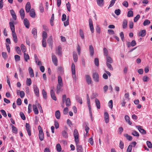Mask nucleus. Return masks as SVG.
<instances>
[{"label": "nucleus", "instance_id": "nucleus-1", "mask_svg": "<svg viewBox=\"0 0 152 152\" xmlns=\"http://www.w3.org/2000/svg\"><path fill=\"white\" fill-rule=\"evenodd\" d=\"M71 70L72 78L74 80H76V77L75 75L76 71L75 66L73 63H72V64Z\"/></svg>", "mask_w": 152, "mask_h": 152}, {"label": "nucleus", "instance_id": "nucleus-2", "mask_svg": "<svg viewBox=\"0 0 152 152\" xmlns=\"http://www.w3.org/2000/svg\"><path fill=\"white\" fill-rule=\"evenodd\" d=\"M74 137L75 138V141L76 143L79 142L78 133L77 129H75L74 130Z\"/></svg>", "mask_w": 152, "mask_h": 152}, {"label": "nucleus", "instance_id": "nucleus-3", "mask_svg": "<svg viewBox=\"0 0 152 152\" xmlns=\"http://www.w3.org/2000/svg\"><path fill=\"white\" fill-rule=\"evenodd\" d=\"M136 127L142 134H146V131L144 129H142V126L138 125L136 126Z\"/></svg>", "mask_w": 152, "mask_h": 152}, {"label": "nucleus", "instance_id": "nucleus-4", "mask_svg": "<svg viewBox=\"0 0 152 152\" xmlns=\"http://www.w3.org/2000/svg\"><path fill=\"white\" fill-rule=\"evenodd\" d=\"M52 59L53 63L56 66H57L58 63L57 58L56 56L53 53L52 54Z\"/></svg>", "mask_w": 152, "mask_h": 152}, {"label": "nucleus", "instance_id": "nucleus-5", "mask_svg": "<svg viewBox=\"0 0 152 152\" xmlns=\"http://www.w3.org/2000/svg\"><path fill=\"white\" fill-rule=\"evenodd\" d=\"M85 79L88 84L90 85L91 83L92 80L91 77L88 75H85Z\"/></svg>", "mask_w": 152, "mask_h": 152}, {"label": "nucleus", "instance_id": "nucleus-6", "mask_svg": "<svg viewBox=\"0 0 152 152\" xmlns=\"http://www.w3.org/2000/svg\"><path fill=\"white\" fill-rule=\"evenodd\" d=\"M33 88L35 95L37 96H39V89L37 86L36 85H34Z\"/></svg>", "mask_w": 152, "mask_h": 152}, {"label": "nucleus", "instance_id": "nucleus-7", "mask_svg": "<svg viewBox=\"0 0 152 152\" xmlns=\"http://www.w3.org/2000/svg\"><path fill=\"white\" fill-rule=\"evenodd\" d=\"M63 85L57 84L56 87V93L58 94L61 91H62V87Z\"/></svg>", "mask_w": 152, "mask_h": 152}, {"label": "nucleus", "instance_id": "nucleus-8", "mask_svg": "<svg viewBox=\"0 0 152 152\" xmlns=\"http://www.w3.org/2000/svg\"><path fill=\"white\" fill-rule=\"evenodd\" d=\"M89 26L90 28L91 31L92 32V33H93L94 31V29L93 27V22L92 21V20L91 19H89Z\"/></svg>", "mask_w": 152, "mask_h": 152}, {"label": "nucleus", "instance_id": "nucleus-9", "mask_svg": "<svg viewBox=\"0 0 152 152\" xmlns=\"http://www.w3.org/2000/svg\"><path fill=\"white\" fill-rule=\"evenodd\" d=\"M93 78L94 81L96 82L99 81V76L97 73H95L93 75Z\"/></svg>", "mask_w": 152, "mask_h": 152}, {"label": "nucleus", "instance_id": "nucleus-10", "mask_svg": "<svg viewBox=\"0 0 152 152\" xmlns=\"http://www.w3.org/2000/svg\"><path fill=\"white\" fill-rule=\"evenodd\" d=\"M31 4L29 2H27L26 5L25 9L26 11L27 12H29L31 10Z\"/></svg>", "mask_w": 152, "mask_h": 152}, {"label": "nucleus", "instance_id": "nucleus-11", "mask_svg": "<svg viewBox=\"0 0 152 152\" xmlns=\"http://www.w3.org/2000/svg\"><path fill=\"white\" fill-rule=\"evenodd\" d=\"M104 121L106 123H108L109 121V116L108 113L105 112L104 113Z\"/></svg>", "mask_w": 152, "mask_h": 152}, {"label": "nucleus", "instance_id": "nucleus-12", "mask_svg": "<svg viewBox=\"0 0 152 152\" xmlns=\"http://www.w3.org/2000/svg\"><path fill=\"white\" fill-rule=\"evenodd\" d=\"M10 27L11 30L12 31V33H13V32H15V25L14 24V22H10L9 23Z\"/></svg>", "mask_w": 152, "mask_h": 152}, {"label": "nucleus", "instance_id": "nucleus-13", "mask_svg": "<svg viewBox=\"0 0 152 152\" xmlns=\"http://www.w3.org/2000/svg\"><path fill=\"white\" fill-rule=\"evenodd\" d=\"M23 23L26 27L28 28L29 27V23L28 20L26 18L24 19L23 20Z\"/></svg>", "mask_w": 152, "mask_h": 152}, {"label": "nucleus", "instance_id": "nucleus-14", "mask_svg": "<svg viewBox=\"0 0 152 152\" xmlns=\"http://www.w3.org/2000/svg\"><path fill=\"white\" fill-rule=\"evenodd\" d=\"M77 145V150L78 152H83V149L82 146L79 144L78 142L76 143Z\"/></svg>", "mask_w": 152, "mask_h": 152}, {"label": "nucleus", "instance_id": "nucleus-15", "mask_svg": "<svg viewBox=\"0 0 152 152\" xmlns=\"http://www.w3.org/2000/svg\"><path fill=\"white\" fill-rule=\"evenodd\" d=\"M50 93L52 98L53 100L56 101L57 100L55 96V92L53 89L50 90Z\"/></svg>", "mask_w": 152, "mask_h": 152}, {"label": "nucleus", "instance_id": "nucleus-16", "mask_svg": "<svg viewBox=\"0 0 152 152\" xmlns=\"http://www.w3.org/2000/svg\"><path fill=\"white\" fill-rule=\"evenodd\" d=\"M89 51L90 53V55L92 56L94 54V48L92 45H91L89 47Z\"/></svg>", "mask_w": 152, "mask_h": 152}, {"label": "nucleus", "instance_id": "nucleus-17", "mask_svg": "<svg viewBox=\"0 0 152 152\" xmlns=\"http://www.w3.org/2000/svg\"><path fill=\"white\" fill-rule=\"evenodd\" d=\"M12 37L13 40L15 43H16L18 42V39L16 34L15 32L12 33Z\"/></svg>", "mask_w": 152, "mask_h": 152}, {"label": "nucleus", "instance_id": "nucleus-18", "mask_svg": "<svg viewBox=\"0 0 152 152\" xmlns=\"http://www.w3.org/2000/svg\"><path fill=\"white\" fill-rule=\"evenodd\" d=\"M30 15L32 18H34L35 16V13L34 9H32L30 12Z\"/></svg>", "mask_w": 152, "mask_h": 152}, {"label": "nucleus", "instance_id": "nucleus-19", "mask_svg": "<svg viewBox=\"0 0 152 152\" xmlns=\"http://www.w3.org/2000/svg\"><path fill=\"white\" fill-rule=\"evenodd\" d=\"M146 34V31L145 30H143L140 31L139 33V36H140L142 37H143Z\"/></svg>", "mask_w": 152, "mask_h": 152}, {"label": "nucleus", "instance_id": "nucleus-20", "mask_svg": "<svg viewBox=\"0 0 152 152\" xmlns=\"http://www.w3.org/2000/svg\"><path fill=\"white\" fill-rule=\"evenodd\" d=\"M33 111L35 114L37 115L38 114L39 111L37 109V106L34 104L33 105Z\"/></svg>", "mask_w": 152, "mask_h": 152}, {"label": "nucleus", "instance_id": "nucleus-21", "mask_svg": "<svg viewBox=\"0 0 152 152\" xmlns=\"http://www.w3.org/2000/svg\"><path fill=\"white\" fill-rule=\"evenodd\" d=\"M73 57L74 61L75 62H76L77 61L78 56L76 52L74 51L73 52Z\"/></svg>", "mask_w": 152, "mask_h": 152}, {"label": "nucleus", "instance_id": "nucleus-22", "mask_svg": "<svg viewBox=\"0 0 152 152\" xmlns=\"http://www.w3.org/2000/svg\"><path fill=\"white\" fill-rule=\"evenodd\" d=\"M20 13L21 18L22 19H23L25 17V12L24 9H21L20 11Z\"/></svg>", "mask_w": 152, "mask_h": 152}, {"label": "nucleus", "instance_id": "nucleus-23", "mask_svg": "<svg viewBox=\"0 0 152 152\" xmlns=\"http://www.w3.org/2000/svg\"><path fill=\"white\" fill-rule=\"evenodd\" d=\"M29 73L30 77H33L34 76V74L33 69L31 67H29L28 68Z\"/></svg>", "mask_w": 152, "mask_h": 152}, {"label": "nucleus", "instance_id": "nucleus-24", "mask_svg": "<svg viewBox=\"0 0 152 152\" xmlns=\"http://www.w3.org/2000/svg\"><path fill=\"white\" fill-rule=\"evenodd\" d=\"M95 102L97 108L99 109L100 108V104L99 100L97 99H95Z\"/></svg>", "mask_w": 152, "mask_h": 152}, {"label": "nucleus", "instance_id": "nucleus-25", "mask_svg": "<svg viewBox=\"0 0 152 152\" xmlns=\"http://www.w3.org/2000/svg\"><path fill=\"white\" fill-rule=\"evenodd\" d=\"M39 138L41 141H42L44 139V134L43 132H39Z\"/></svg>", "mask_w": 152, "mask_h": 152}, {"label": "nucleus", "instance_id": "nucleus-26", "mask_svg": "<svg viewBox=\"0 0 152 152\" xmlns=\"http://www.w3.org/2000/svg\"><path fill=\"white\" fill-rule=\"evenodd\" d=\"M125 118L126 121L127 122L129 125H131L132 124V123L130 120V118L129 117L128 115H126L125 116Z\"/></svg>", "mask_w": 152, "mask_h": 152}, {"label": "nucleus", "instance_id": "nucleus-27", "mask_svg": "<svg viewBox=\"0 0 152 152\" xmlns=\"http://www.w3.org/2000/svg\"><path fill=\"white\" fill-rule=\"evenodd\" d=\"M98 5L100 7H102L104 4V0H96Z\"/></svg>", "mask_w": 152, "mask_h": 152}, {"label": "nucleus", "instance_id": "nucleus-28", "mask_svg": "<svg viewBox=\"0 0 152 152\" xmlns=\"http://www.w3.org/2000/svg\"><path fill=\"white\" fill-rule=\"evenodd\" d=\"M10 12L13 19L15 20H16V16L14 10H10Z\"/></svg>", "mask_w": 152, "mask_h": 152}, {"label": "nucleus", "instance_id": "nucleus-29", "mask_svg": "<svg viewBox=\"0 0 152 152\" xmlns=\"http://www.w3.org/2000/svg\"><path fill=\"white\" fill-rule=\"evenodd\" d=\"M122 26L123 28L125 29L126 28L127 26V21L126 20H124L123 21Z\"/></svg>", "mask_w": 152, "mask_h": 152}, {"label": "nucleus", "instance_id": "nucleus-30", "mask_svg": "<svg viewBox=\"0 0 152 152\" xmlns=\"http://www.w3.org/2000/svg\"><path fill=\"white\" fill-rule=\"evenodd\" d=\"M62 48L60 46H59L58 47V49H57V54L59 56H61L62 54Z\"/></svg>", "mask_w": 152, "mask_h": 152}, {"label": "nucleus", "instance_id": "nucleus-31", "mask_svg": "<svg viewBox=\"0 0 152 152\" xmlns=\"http://www.w3.org/2000/svg\"><path fill=\"white\" fill-rule=\"evenodd\" d=\"M48 43L50 45H52L53 43V37L52 36H50L48 39L47 41Z\"/></svg>", "mask_w": 152, "mask_h": 152}, {"label": "nucleus", "instance_id": "nucleus-32", "mask_svg": "<svg viewBox=\"0 0 152 152\" xmlns=\"http://www.w3.org/2000/svg\"><path fill=\"white\" fill-rule=\"evenodd\" d=\"M76 99L77 102L79 103L80 104L83 103V101L81 98L78 96H76Z\"/></svg>", "mask_w": 152, "mask_h": 152}, {"label": "nucleus", "instance_id": "nucleus-33", "mask_svg": "<svg viewBox=\"0 0 152 152\" xmlns=\"http://www.w3.org/2000/svg\"><path fill=\"white\" fill-rule=\"evenodd\" d=\"M20 48L22 52L23 53H25V52L26 51V48L23 44H22L21 45Z\"/></svg>", "mask_w": 152, "mask_h": 152}, {"label": "nucleus", "instance_id": "nucleus-34", "mask_svg": "<svg viewBox=\"0 0 152 152\" xmlns=\"http://www.w3.org/2000/svg\"><path fill=\"white\" fill-rule=\"evenodd\" d=\"M107 62L110 64H111L113 62V61L112 58L109 56L106 57Z\"/></svg>", "mask_w": 152, "mask_h": 152}, {"label": "nucleus", "instance_id": "nucleus-35", "mask_svg": "<svg viewBox=\"0 0 152 152\" xmlns=\"http://www.w3.org/2000/svg\"><path fill=\"white\" fill-rule=\"evenodd\" d=\"M55 116L57 119H59L60 117V113L59 110H57L55 113Z\"/></svg>", "mask_w": 152, "mask_h": 152}, {"label": "nucleus", "instance_id": "nucleus-36", "mask_svg": "<svg viewBox=\"0 0 152 152\" xmlns=\"http://www.w3.org/2000/svg\"><path fill=\"white\" fill-rule=\"evenodd\" d=\"M32 33L34 35V37L35 38L37 35V30L35 28H33L32 30Z\"/></svg>", "mask_w": 152, "mask_h": 152}, {"label": "nucleus", "instance_id": "nucleus-37", "mask_svg": "<svg viewBox=\"0 0 152 152\" xmlns=\"http://www.w3.org/2000/svg\"><path fill=\"white\" fill-rule=\"evenodd\" d=\"M58 84H61L63 85L62 79L60 76H58Z\"/></svg>", "mask_w": 152, "mask_h": 152}, {"label": "nucleus", "instance_id": "nucleus-38", "mask_svg": "<svg viewBox=\"0 0 152 152\" xmlns=\"http://www.w3.org/2000/svg\"><path fill=\"white\" fill-rule=\"evenodd\" d=\"M79 34L81 38L82 39H83L84 38V32L83 30L82 29H80L79 30Z\"/></svg>", "mask_w": 152, "mask_h": 152}, {"label": "nucleus", "instance_id": "nucleus-39", "mask_svg": "<svg viewBox=\"0 0 152 152\" xmlns=\"http://www.w3.org/2000/svg\"><path fill=\"white\" fill-rule=\"evenodd\" d=\"M24 58L26 61H27L29 59V56L26 53H24Z\"/></svg>", "mask_w": 152, "mask_h": 152}, {"label": "nucleus", "instance_id": "nucleus-40", "mask_svg": "<svg viewBox=\"0 0 152 152\" xmlns=\"http://www.w3.org/2000/svg\"><path fill=\"white\" fill-rule=\"evenodd\" d=\"M32 82L31 78H27L26 80V84L28 86H30Z\"/></svg>", "mask_w": 152, "mask_h": 152}, {"label": "nucleus", "instance_id": "nucleus-41", "mask_svg": "<svg viewBox=\"0 0 152 152\" xmlns=\"http://www.w3.org/2000/svg\"><path fill=\"white\" fill-rule=\"evenodd\" d=\"M66 101V105L69 107L71 105V102L70 99L69 98H67L66 99V100L65 101Z\"/></svg>", "mask_w": 152, "mask_h": 152}, {"label": "nucleus", "instance_id": "nucleus-42", "mask_svg": "<svg viewBox=\"0 0 152 152\" xmlns=\"http://www.w3.org/2000/svg\"><path fill=\"white\" fill-rule=\"evenodd\" d=\"M57 151L58 152H60L61 150V148L60 145L59 144H57L56 145Z\"/></svg>", "mask_w": 152, "mask_h": 152}, {"label": "nucleus", "instance_id": "nucleus-43", "mask_svg": "<svg viewBox=\"0 0 152 152\" xmlns=\"http://www.w3.org/2000/svg\"><path fill=\"white\" fill-rule=\"evenodd\" d=\"M62 134L64 137L65 138H67L68 137V134L64 130L62 132Z\"/></svg>", "mask_w": 152, "mask_h": 152}, {"label": "nucleus", "instance_id": "nucleus-44", "mask_svg": "<svg viewBox=\"0 0 152 152\" xmlns=\"http://www.w3.org/2000/svg\"><path fill=\"white\" fill-rule=\"evenodd\" d=\"M103 52L104 55L107 57L108 55V51L106 48H104L103 49Z\"/></svg>", "mask_w": 152, "mask_h": 152}, {"label": "nucleus", "instance_id": "nucleus-45", "mask_svg": "<svg viewBox=\"0 0 152 152\" xmlns=\"http://www.w3.org/2000/svg\"><path fill=\"white\" fill-rule=\"evenodd\" d=\"M42 94L44 98L46 99L47 98V93L44 89H43L42 90Z\"/></svg>", "mask_w": 152, "mask_h": 152}, {"label": "nucleus", "instance_id": "nucleus-46", "mask_svg": "<svg viewBox=\"0 0 152 152\" xmlns=\"http://www.w3.org/2000/svg\"><path fill=\"white\" fill-rule=\"evenodd\" d=\"M42 37V39H46V38L47 37V34L45 31H43Z\"/></svg>", "mask_w": 152, "mask_h": 152}, {"label": "nucleus", "instance_id": "nucleus-47", "mask_svg": "<svg viewBox=\"0 0 152 152\" xmlns=\"http://www.w3.org/2000/svg\"><path fill=\"white\" fill-rule=\"evenodd\" d=\"M66 7L68 11L69 12L71 11V4L69 2L66 4Z\"/></svg>", "mask_w": 152, "mask_h": 152}, {"label": "nucleus", "instance_id": "nucleus-48", "mask_svg": "<svg viewBox=\"0 0 152 152\" xmlns=\"http://www.w3.org/2000/svg\"><path fill=\"white\" fill-rule=\"evenodd\" d=\"M116 0H111L110 1V4L108 8L109 9L110 7H112L115 3V1Z\"/></svg>", "mask_w": 152, "mask_h": 152}, {"label": "nucleus", "instance_id": "nucleus-49", "mask_svg": "<svg viewBox=\"0 0 152 152\" xmlns=\"http://www.w3.org/2000/svg\"><path fill=\"white\" fill-rule=\"evenodd\" d=\"M15 50L17 52L18 54L21 55V51L20 48L18 47H15Z\"/></svg>", "mask_w": 152, "mask_h": 152}, {"label": "nucleus", "instance_id": "nucleus-50", "mask_svg": "<svg viewBox=\"0 0 152 152\" xmlns=\"http://www.w3.org/2000/svg\"><path fill=\"white\" fill-rule=\"evenodd\" d=\"M151 22L150 21L148 20H146L143 22V25L145 26L147 25H149L150 24Z\"/></svg>", "mask_w": 152, "mask_h": 152}, {"label": "nucleus", "instance_id": "nucleus-51", "mask_svg": "<svg viewBox=\"0 0 152 152\" xmlns=\"http://www.w3.org/2000/svg\"><path fill=\"white\" fill-rule=\"evenodd\" d=\"M124 136L129 141L132 140V137L129 135L127 134H125V135H124Z\"/></svg>", "mask_w": 152, "mask_h": 152}, {"label": "nucleus", "instance_id": "nucleus-52", "mask_svg": "<svg viewBox=\"0 0 152 152\" xmlns=\"http://www.w3.org/2000/svg\"><path fill=\"white\" fill-rule=\"evenodd\" d=\"M133 12L132 11H129L127 13V16L128 17H132L133 16Z\"/></svg>", "mask_w": 152, "mask_h": 152}, {"label": "nucleus", "instance_id": "nucleus-53", "mask_svg": "<svg viewBox=\"0 0 152 152\" xmlns=\"http://www.w3.org/2000/svg\"><path fill=\"white\" fill-rule=\"evenodd\" d=\"M132 134L134 136L139 137V133L135 131H133L132 133Z\"/></svg>", "mask_w": 152, "mask_h": 152}, {"label": "nucleus", "instance_id": "nucleus-54", "mask_svg": "<svg viewBox=\"0 0 152 152\" xmlns=\"http://www.w3.org/2000/svg\"><path fill=\"white\" fill-rule=\"evenodd\" d=\"M58 71L59 74H61L63 72V69L61 67H59L58 69Z\"/></svg>", "mask_w": 152, "mask_h": 152}, {"label": "nucleus", "instance_id": "nucleus-55", "mask_svg": "<svg viewBox=\"0 0 152 152\" xmlns=\"http://www.w3.org/2000/svg\"><path fill=\"white\" fill-rule=\"evenodd\" d=\"M20 115L21 118L23 120H25L26 119L25 115L22 112H20Z\"/></svg>", "mask_w": 152, "mask_h": 152}, {"label": "nucleus", "instance_id": "nucleus-56", "mask_svg": "<svg viewBox=\"0 0 152 152\" xmlns=\"http://www.w3.org/2000/svg\"><path fill=\"white\" fill-rule=\"evenodd\" d=\"M94 63L96 66H98L99 65V59L97 58H96L94 59Z\"/></svg>", "mask_w": 152, "mask_h": 152}, {"label": "nucleus", "instance_id": "nucleus-57", "mask_svg": "<svg viewBox=\"0 0 152 152\" xmlns=\"http://www.w3.org/2000/svg\"><path fill=\"white\" fill-rule=\"evenodd\" d=\"M106 65L108 68L110 69V70H113V68L111 64L110 63H106Z\"/></svg>", "mask_w": 152, "mask_h": 152}, {"label": "nucleus", "instance_id": "nucleus-58", "mask_svg": "<svg viewBox=\"0 0 152 152\" xmlns=\"http://www.w3.org/2000/svg\"><path fill=\"white\" fill-rule=\"evenodd\" d=\"M121 10L119 9L118 10H116L115 11V13L117 15H119L121 13Z\"/></svg>", "mask_w": 152, "mask_h": 152}, {"label": "nucleus", "instance_id": "nucleus-59", "mask_svg": "<svg viewBox=\"0 0 152 152\" xmlns=\"http://www.w3.org/2000/svg\"><path fill=\"white\" fill-rule=\"evenodd\" d=\"M146 144L148 147L149 148H152V144L149 141H147L146 142Z\"/></svg>", "mask_w": 152, "mask_h": 152}, {"label": "nucleus", "instance_id": "nucleus-60", "mask_svg": "<svg viewBox=\"0 0 152 152\" xmlns=\"http://www.w3.org/2000/svg\"><path fill=\"white\" fill-rule=\"evenodd\" d=\"M15 61H18L20 59V56L16 55L15 56Z\"/></svg>", "mask_w": 152, "mask_h": 152}, {"label": "nucleus", "instance_id": "nucleus-61", "mask_svg": "<svg viewBox=\"0 0 152 152\" xmlns=\"http://www.w3.org/2000/svg\"><path fill=\"white\" fill-rule=\"evenodd\" d=\"M12 130L13 132L15 134L17 132V128L13 125H12Z\"/></svg>", "mask_w": 152, "mask_h": 152}, {"label": "nucleus", "instance_id": "nucleus-62", "mask_svg": "<svg viewBox=\"0 0 152 152\" xmlns=\"http://www.w3.org/2000/svg\"><path fill=\"white\" fill-rule=\"evenodd\" d=\"M108 106L111 109L113 108V101L112 100H110L109 102Z\"/></svg>", "mask_w": 152, "mask_h": 152}, {"label": "nucleus", "instance_id": "nucleus-63", "mask_svg": "<svg viewBox=\"0 0 152 152\" xmlns=\"http://www.w3.org/2000/svg\"><path fill=\"white\" fill-rule=\"evenodd\" d=\"M42 45L44 47H46V39H42Z\"/></svg>", "mask_w": 152, "mask_h": 152}, {"label": "nucleus", "instance_id": "nucleus-64", "mask_svg": "<svg viewBox=\"0 0 152 152\" xmlns=\"http://www.w3.org/2000/svg\"><path fill=\"white\" fill-rule=\"evenodd\" d=\"M132 148V145H129L128 147L127 152H131Z\"/></svg>", "mask_w": 152, "mask_h": 152}]
</instances>
